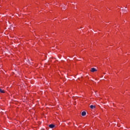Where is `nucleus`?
Here are the masks:
<instances>
[{
	"label": "nucleus",
	"mask_w": 130,
	"mask_h": 130,
	"mask_svg": "<svg viewBox=\"0 0 130 130\" xmlns=\"http://www.w3.org/2000/svg\"><path fill=\"white\" fill-rule=\"evenodd\" d=\"M90 72H91L92 73H94V72H97V70L95 69L94 68H91Z\"/></svg>",
	"instance_id": "obj_1"
},
{
	"label": "nucleus",
	"mask_w": 130,
	"mask_h": 130,
	"mask_svg": "<svg viewBox=\"0 0 130 130\" xmlns=\"http://www.w3.org/2000/svg\"><path fill=\"white\" fill-rule=\"evenodd\" d=\"M49 127H50V128H53V127H54L55 125L54 124H50L49 125Z\"/></svg>",
	"instance_id": "obj_2"
},
{
	"label": "nucleus",
	"mask_w": 130,
	"mask_h": 130,
	"mask_svg": "<svg viewBox=\"0 0 130 130\" xmlns=\"http://www.w3.org/2000/svg\"><path fill=\"white\" fill-rule=\"evenodd\" d=\"M86 112H85V111L82 112V114H81V115H82V116H85L86 115Z\"/></svg>",
	"instance_id": "obj_3"
},
{
	"label": "nucleus",
	"mask_w": 130,
	"mask_h": 130,
	"mask_svg": "<svg viewBox=\"0 0 130 130\" xmlns=\"http://www.w3.org/2000/svg\"><path fill=\"white\" fill-rule=\"evenodd\" d=\"M90 107L91 109H94V108H95V106L91 105H90Z\"/></svg>",
	"instance_id": "obj_4"
},
{
	"label": "nucleus",
	"mask_w": 130,
	"mask_h": 130,
	"mask_svg": "<svg viewBox=\"0 0 130 130\" xmlns=\"http://www.w3.org/2000/svg\"><path fill=\"white\" fill-rule=\"evenodd\" d=\"M0 92L4 93H5V90H3V89L0 88Z\"/></svg>",
	"instance_id": "obj_5"
},
{
	"label": "nucleus",
	"mask_w": 130,
	"mask_h": 130,
	"mask_svg": "<svg viewBox=\"0 0 130 130\" xmlns=\"http://www.w3.org/2000/svg\"><path fill=\"white\" fill-rule=\"evenodd\" d=\"M122 12H123V13H125V12H127V11H126V10H125V9H122Z\"/></svg>",
	"instance_id": "obj_6"
},
{
	"label": "nucleus",
	"mask_w": 130,
	"mask_h": 130,
	"mask_svg": "<svg viewBox=\"0 0 130 130\" xmlns=\"http://www.w3.org/2000/svg\"><path fill=\"white\" fill-rule=\"evenodd\" d=\"M63 9H66V7H64Z\"/></svg>",
	"instance_id": "obj_7"
}]
</instances>
